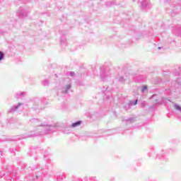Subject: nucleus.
Here are the masks:
<instances>
[{
    "mask_svg": "<svg viewBox=\"0 0 181 181\" xmlns=\"http://www.w3.org/2000/svg\"><path fill=\"white\" fill-rule=\"evenodd\" d=\"M30 121L35 127H42L43 134H52V132H56V131H57V127L54 126L40 124V122L37 119H32Z\"/></svg>",
    "mask_w": 181,
    "mask_h": 181,
    "instance_id": "nucleus-1",
    "label": "nucleus"
},
{
    "mask_svg": "<svg viewBox=\"0 0 181 181\" xmlns=\"http://www.w3.org/2000/svg\"><path fill=\"white\" fill-rule=\"evenodd\" d=\"M100 77L103 81H107L111 77V74L108 71L101 70Z\"/></svg>",
    "mask_w": 181,
    "mask_h": 181,
    "instance_id": "nucleus-2",
    "label": "nucleus"
},
{
    "mask_svg": "<svg viewBox=\"0 0 181 181\" xmlns=\"http://www.w3.org/2000/svg\"><path fill=\"white\" fill-rule=\"evenodd\" d=\"M138 104V100H130L129 104L126 106H124V109L129 110V108H131V105H136Z\"/></svg>",
    "mask_w": 181,
    "mask_h": 181,
    "instance_id": "nucleus-3",
    "label": "nucleus"
},
{
    "mask_svg": "<svg viewBox=\"0 0 181 181\" xmlns=\"http://www.w3.org/2000/svg\"><path fill=\"white\" fill-rule=\"evenodd\" d=\"M70 88H71V82H69L67 85H66V86L62 88V91L64 94H66L67 91H69V90H70Z\"/></svg>",
    "mask_w": 181,
    "mask_h": 181,
    "instance_id": "nucleus-4",
    "label": "nucleus"
},
{
    "mask_svg": "<svg viewBox=\"0 0 181 181\" xmlns=\"http://www.w3.org/2000/svg\"><path fill=\"white\" fill-rule=\"evenodd\" d=\"M149 0H146V1H143L141 2V9H145V8H151V6H149Z\"/></svg>",
    "mask_w": 181,
    "mask_h": 181,
    "instance_id": "nucleus-5",
    "label": "nucleus"
},
{
    "mask_svg": "<svg viewBox=\"0 0 181 181\" xmlns=\"http://www.w3.org/2000/svg\"><path fill=\"white\" fill-rule=\"evenodd\" d=\"M21 105H23L22 103H18V105L16 106H13L8 111V112H15V111H16V110H18V108H19V107H21Z\"/></svg>",
    "mask_w": 181,
    "mask_h": 181,
    "instance_id": "nucleus-6",
    "label": "nucleus"
},
{
    "mask_svg": "<svg viewBox=\"0 0 181 181\" xmlns=\"http://www.w3.org/2000/svg\"><path fill=\"white\" fill-rule=\"evenodd\" d=\"M81 124V121H77L71 124L72 128H76V127H78V125Z\"/></svg>",
    "mask_w": 181,
    "mask_h": 181,
    "instance_id": "nucleus-7",
    "label": "nucleus"
},
{
    "mask_svg": "<svg viewBox=\"0 0 181 181\" xmlns=\"http://www.w3.org/2000/svg\"><path fill=\"white\" fill-rule=\"evenodd\" d=\"M26 95V93L23 92V93H18L16 94V98H21V96Z\"/></svg>",
    "mask_w": 181,
    "mask_h": 181,
    "instance_id": "nucleus-8",
    "label": "nucleus"
},
{
    "mask_svg": "<svg viewBox=\"0 0 181 181\" xmlns=\"http://www.w3.org/2000/svg\"><path fill=\"white\" fill-rule=\"evenodd\" d=\"M18 15H20V16H28V13H25V10L18 11Z\"/></svg>",
    "mask_w": 181,
    "mask_h": 181,
    "instance_id": "nucleus-9",
    "label": "nucleus"
},
{
    "mask_svg": "<svg viewBox=\"0 0 181 181\" xmlns=\"http://www.w3.org/2000/svg\"><path fill=\"white\" fill-rule=\"evenodd\" d=\"M5 57V54H4V52L0 51V62L1 60H4V58Z\"/></svg>",
    "mask_w": 181,
    "mask_h": 181,
    "instance_id": "nucleus-10",
    "label": "nucleus"
},
{
    "mask_svg": "<svg viewBox=\"0 0 181 181\" xmlns=\"http://www.w3.org/2000/svg\"><path fill=\"white\" fill-rule=\"evenodd\" d=\"M118 81H119V83H125V78H124V76L119 77L118 78Z\"/></svg>",
    "mask_w": 181,
    "mask_h": 181,
    "instance_id": "nucleus-11",
    "label": "nucleus"
},
{
    "mask_svg": "<svg viewBox=\"0 0 181 181\" xmlns=\"http://www.w3.org/2000/svg\"><path fill=\"white\" fill-rule=\"evenodd\" d=\"M42 86H44L45 87L49 86V81L47 80H45L42 81Z\"/></svg>",
    "mask_w": 181,
    "mask_h": 181,
    "instance_id": "nucleus-12",
    "label": "nucleus"
},
{
    "mask_svg": "<svg viewBox=\"0 0 181 181\" xmlns=\"http://www.w3.org/2000/svg\"><path fill=\"white\" fill-rule=\"evenodd\" d=\"M134 122V118L131 117L129 119H127L126 122Z\"/></svg>",
    "mask_w": 181,
    "mask_h": 181,
    "instance_id": "nucleus-13",
    "label": "nucleus"
},
{
    "mask_svg": "<svg viewBox=\"0 0 181 181\" xmlns=\"http://www.w3.org/2000/svg\"><path fill=\"white\" fill-rule=\"evenodd\" d=\"M69 76H71V77H73V76H76V73H74V71H71L69 73Z\"/></svg>",
    "mask_w": 181,
    "mask_h": 181,
    "instance_id": "nucleus-14",
    "label": "nucleus"
},
{
    "mask_svg": "<svg viewBox=\"0 0 181 181\" xmlns=\"http://www.w3.org/2000/svg\"><path fill=\"white\" fill-rule=\"evenodd\" d=\"M176 81L177 84H180L181 86V78H178Z\"/></svg>",
    "mask_w": 181,
    "mask_h": 181,
    "instance_id": "nucleus-15",
    "label": "nucleus"
},
{
    "mask_svg": "<svg viewBox=\"0 0 181 181\" xmlns=\"http://www.w3.org/2000/svg\"><path fill=\"white\" fill-rule=\"evenodd\" d=\"M147 87L146 86H144L141 89V92L144 93V91H145V90H146Z\"/></svg>",
    "mask_w": 181,
    "mask_h": 181,
    "instance_id": "nucleus-16",
    "label": "nucleus"
},
{
    "mask_svg": "<svg viewBox=\"0 0 181 181\" xmlns=\"http://www.w3.org/2000/svg\"><path fill=\"white\" fill-rule=\"evenodd\" d=\"M90 180L95 181V177H90Z\"/></svg>",
    "mask_w": 181,
    "mask_h": 181,
    "instance_id": "nucleus-17",
    "label": "nucleus"
},
{
    "mask_svg": "<svg viewBox=\"0 0 181 181\" xmlns=\"http://www.w3.org/2000/svg\"><path fill=\"white\" fill-rule=\"evenodd\" d=\"M63 43H64V42L63 41V40H61V45H63Z\"/></svg>",
    "mask_w": 181,
    "mask_h": 181,
    "instance_id": "nucleus-18",
    "label": "nucleus"
},
{
    "mask_svg": "<svg viewBox=\"0 0 181 181\" xmlns=\"http://www.w3.org/2000/svg\"><path fill=\"white\" fill-rule=\"evenodd\" d=\"M175 76H179V74H177V73H175Z\"/></svg>",
    "mask_w": 181,
    "mask_h": 181,
    "instance_id": "nucleus-19",
    "label": "nucleus"
},
{
    "mask_svg": "<svg viewBox=\"0 0 181 181\" xmlns=\"http://www.w3.org/2000/svg\"><path fill=\"white\" fill-rule=\"evenodd\" d=\"M161 47H158V50H160Z\"/></svg>",
    "mask_w": 181,
    "mask_h": 181,
    "instance_id": "nucleus-20",
    "label": "nucleus"
}]
</instances>
